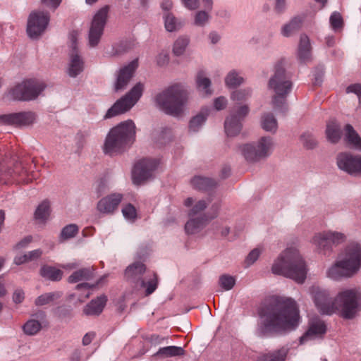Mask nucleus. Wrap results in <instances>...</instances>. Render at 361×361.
Here are the masks:
<instances>
[{
    "mask_svg": "<svg viewBox=\"0 0 361 361\" xmlns=\"http://www.w3.org/2000/svg\"><path fill=\"white\" fill-rule=\"evenodd\" d=\"M259 314L262 319L257 329L259 336L293 330L300 322L298 307L291 298H274Z\"/></svg>",
    "mask_w": 361,
    "mask_h": 361,
    "instance_id": "obj_1",
    "label": "nucleus"
},
{
    "mask_svg": "<svg viewBox=\"0 0 361 361\" xmlns=\"http://www.w3.org/2000/svg\"><path fill=\"white\" fill-rule=\"evenodd\" d=\"M314 303L323 314H338L344 319H353L360 309L361 293L357 288L340 291L332 300L326 290H319L314 295Z\"/></svg>",
    "mask_w": 361,
    "mask_h": 361,
    "instance_id": "obj_2",
    "label": "nucleus"
},
{
    "mask_svg": "<svg viewBox=\"0 0 361 361\" xmlns=\"http://www.w3.org/2000/svg\"><path fill=\"white\" fill-rule=\"evenodd\" d=\"M274 274L290 278L298 283L304 282L307 275L305 261L295 247H288L274 262L271 268Z\"/></svg>",
    "mask_w": 361,
    "mask_h": 361,
    "instance_id": "obj_3",
    "label": "nucleus"
},
{
    "mask_svg": "<svg viewBox=\"0 0 361 361\" xmlns=\"http://www.w3.org/2000/svg\"><path fill=\"white\" fill-rule=\"evenodd\" d=\"M135 137V123L131 120L121 123L107 135L104 145V152L110 156L120 153L134 142Z\"/></svg>",
    "mask_w": 361,
    "mask_h": 361,
    "instance_id": "obj_4",
    "label": "nucleus"
},
{
    "mask_svg": "<svg viewBox=\"0 0 361 361\" xmlns=\"http://www.w3.org/2000/svg\"><path fill=\"white\" fill-rule=\"evenodd\" d=\"M188 99L187 92L180 84L173 85L155 97L157 105L166 114L178 116Z\"/></svg>",
    "mask_w": 361,
    "mask_h": 361,
    "instance_id": "obj_5",
    "label": "nucleus"
},
{
    "mask_svg": "<svg viewBox=\"0 0 361 361\" xmlns=\"http://www.w3.org/2000/svg\"><path fill=\"white\" fill-rule=\"evenodd\" d=\"M293 83L290 77L286 73L283 61L275 66L274 75L269 81V88L274 92L272 104L275 109H282L286 103V97L290 92Z\"/></svg>",
    "mask_w": 361,
    "mask_h": 361,
    "instance_id": "obj_6",
    "label": "nucleus"
},
{
    "mask_svg": "<svg viewBox=\"0 0 361 361\" xmlns=\"http://www.w3.org/2000/svg\"><path fill=\"white\" fill-rule=\"evenodd\" d=\"M208 203L205 200H199L190 209L189 212L190 219L185 224V230L188 234H194L199 232L209 221L217 216L220 206L219 204H215L212 206L209 212L207 214L195 217L200 214L207 207Z\"/></svg>",
    "mask_w": 361,
    "mask_h": 361,
    "instance_id": "obj_7",
    "label": "nucleus"
},
{
    "mask_svg": "<svg viewBox=\"0 0 361 361\" xmlns=\"http://www.w3.org/2000/svg\"><path fill=\"white\" fill-rule=\"evenodd\" d=\"M45 86L43 82L36 80H25L16 84L6 93L9 100L30 101L36 99Z\"/></svg>",
    "mask_w": 361,
    "mask_h": 361,
    "instance_id": "obj_8",
    "label": "nucleus"
},
{
    "mask_svg": "<svg viewBox=\"0 0 361 361\" xmlns=\"http://www.w3.org/2000/svg\"><path fill=\"white\" fill-rule=\"evenodd\" d=\"M273 146L274 143L270 137H262L257 142L244 144L239 149L247 162L254 163L269 157Z\"/></svg>",
    "mask_w": 361,
    "mask_h": 361,
    "instance_id": "obj_9",
    "label": "nucleus"
},
{
    "mask_svg": "<svg viewBox=\"0 0 361 361\" xmlns=\"http://www.w3.org/2000/svg\"><path fill=\"white\" fill-rule=\"evenodd\" d=\"M144 85L137 82L107 111L105 118H111L129 111L142 97Z\"/></svg>",
    "mask_w": 361,
    "mask_h": 361,
    "instance_id": "obj_10",
    "label": "nucleus"
},
{
    "mask_svg": "<svg viewBox=\"0 0 361 361\" xmlns=\"http://www.w3.org/2000/svg\"><path fill=\"white\" fill-rule=\"evenodd\" d=\"M6 165L5 160L0 163V181L6 183L12 178L19 183L27 184L36 179V176L30 174L22 163H16L13 169H6Z\"/></svg>",
    "mask_w": 361,
    "mask_h": 361,
    "instance_id": "obj_11",
    "label": "nucleus"
},
{
    "mask_svg": "<svg viewBox=\"0 0 361 361\" xmlns=\"http://www.w3.org/2000/svg\"><path fill=\"white\" fill-rule=\"evenodd\" d=\"M339 259L348 271L355 274L361 267V245L356 242L350 243L341 254Z\"/></svg>",
    "mask_w": 361,
    "mask_h": 361,
    "instance_id": "obj_12",
    "label": "nucleus"
},
{
    "mask_svg": "<svg viewBox=\"0 0 361 361\" xmlns=\"http://www.w3.org/2000/svg\"><path fill=\"white\" fill-rule=\"evenodd\" d=\"M109 13L107 6L100 8L94 16L89 31V44L91 47L98 44L103 34Z\"/></svg>",
    "mask_w": 361,
    "mask_h": 361,
    "instance_id": "obj_13",
    "label": "nucleus"
},
{
    "mask_svg": "<svg viewBox=\"0 0 361 361\" xmlns=\"http://www.w3.org/2000/svg\"><path fill=\"white\" fill-rule=\"evenodd\" d=\"M338 167L354 176H361V155H353L348 152H341L337 155Z\"/></svg>",
    "mask_w": 361,
    "mask_h": 361,
    "instance_id": "obj_14",
    "label": "nucleus"
},
{
    "mask_svg": "<svg viewBox=\"0 0 361 361\" xmlns=\"http://www.w3.org/2000/svg\"><path fill=\"white\" fill-rule=\"evenodd\" d=\"M158 162L152 159H143L137 161L133 169V181L136 185H140L151 178L157 168Z\"/></svg>",
    "mask_w": 361,
    "mask_h": 361,
    "instance_id": "obj_15",
    "label": "nucleus"
},
{
    "mask_svg": "<svg viewBox=\"0 0 361 361\" xmlns=\"http://www.w3.org/2000/svg\"><path fill=\"white\" fill-rule=\"evenodd\" d=\"M49 21L48 13L35 11L30 14L27 32L32 37H37L40 35L46 29Z\"/></svg>",
    "mask_w": 361,
    "mask_h": 361,
    "instance_id": "obj_16",
    "label": "nucleus"
},
{
    "mask_svg": "<svg viewBox=\"0 0 361 361\" xmlns=\"http://www.w3.org/2000/svg\"><path fill=\"white\" fill-rule=\"evenodd\" d=\"M345 240V235L340 232L324 231L316 233L312 238V243L319 249H329L331 245H338Z\"/></svg>",
    "mask_w": 361,
    "mask_h": 361,
    "instance_id": "obj_17",
    "label": "nucleus"
},
{
    "mask_svg": "<svg viewBox=\"0 0 361 361\" xmlns=\"http://www.w3.org/2000/svg\"><path fill=\"white\" fill-rule=\"evenodd\" d=\"M36 121V114L32 111H21L0 116V123L16 127L32 125Z\"/></svg>",
    "mask_w": 361,
    "mask_h": 361,
    "instance_id": "obj_18",
    "label": "nucleus"
},
{
    "mask_svg": "<svg viewBox=\"0 0 361 361\" xmlns=\"http://www.w3.org/2000/svg\"><path fill=\"white\" fill-rule=\"evenodd\" d=\"M137 67V61L134 60L121 68L114 85V90L118 92L126 88Z\"/></svg>",
    "mask_w": 361,
    "mask_h": 361,
    "instance_id": "obj_19",
    "label": "nucleus"
},
{
    "mask_svg": "<svg viewBox=\"0 0 361 361\" xmlns=\"http://www.w3.org/2000/svg\"><path fill=\"white\" fill-rule=\"evenodd\" d=\"M326 332V326L322 320L319 319L312 320L310 322L307 331L300 337V343L304 344L316 338H321Z\"/></svg>",
    "mask_w": 361,
    "mask_h": 361,
    "instance_id": "obj_20",
    "label": "nucleus"
},
{
    "mask_svg": "<svg viewBox=\"0 0 361 361\" xmlns=\"http://www.w3.org/2000/svg\"><path fill=\"white\" fill-rule=\"evenodd\" d=\"M123 199L120 193H113L101 199L97 203V209L103 214H112L117 209Z\"/></svg>",
    "mask_w": 361,
    "mask_h": 361,
    "instance_id": "obj_21",
    "label": "nucleus"
},
{
    "mask_svg": "<svg viewBox=\"0 0 361 361\" xmlns=\"http://www.w3.org/2000/svg\"><path fill=\"white\" fill-rule=\"evenodd\" d=\"M343 140L350 148L361 151V137L350 124L343 128Z\"/></svg>",
    "mask_w": 361,
    "mask_h": 361,
    "instance_id": "obj_22",
    "label": "nucleus"
},
{
    "mask_svg": "<svg viewBox=\"0 0 361 361\" xmlns=\"http://www.w3.org/2000/svg\"><path fill=\"white\" fill-rule=\"evenodd\" d=\"M326 139L333 144L338 143L343 135V130L339 122L335 119L330 120L326 123L325 130Z\"/></svg>",
    "mask_w": 361,
    "mask_h": 361,
    "instance_id": "obj_23",
    "label": "nucleus"
},
{
    "mask_svg": "<svg viewBox=\"0 0 361 361\" xmlns=\"http://www.w3.org/2000/svg\"><path fill=\"white\" fill-rule=\"evenodd\" d=\"M326 274L328 277L334 280H340L343 278H348L354 275L352 271L347 269L345 265L341 263L340 259L336 261V263L328 269Z\"/></svg>",
    "mask_w": 361,
    "mask_h": 361,
    "instance_id": "obj_24",
    "label": "nucleus"
},
{
    "mask_svg": "<svg viewBox=\"0 0 361 361\" xmlns=\"http://www.w3.org/2000/svg\"><path fill=\"white\" fill-rule=\"evenodd\" d=\"M106 301L107 298L105 295L97 297L84 307V314L87 316H96L100 314L106 305Z\"/></svg>",
    "mask_w": 361,
    "mask_h": 361,
    "instance_id": "obj_25",
    "label": "nucleus"
},
{
    "mask_svg": "<svg viewBox=\"0 0 361 361\" xmlns=\"http://www.w3.org/2000/svg\"><path fill=\"white\" fill-rule=\"evenodd\" d=\"M311 44L308 36L305 34L300 35L298 49V57L302 62H307L311 59Z\"/></svg>",
    "mask_w": 361,
    "mask_h": 361,
    "instance_id": "obj_26",
    "label": "nucleus"
},
{
    "mask_svg": "<svg viewBox=\"0 0 361 361\" xmlns=\"http://www.w3.org/2000/svg\"><path fill=\"white\" fill-rule=\"evenodd\" d=\"M146 267L141 262H135L128 266L125 271V276L128 281L131 282L140 281L142 275L145 271Z\"/></svg>",
    "mask_w": 361,
    "mask_h": 361,
    "instance_id": "obj_27",
    "label": "nucleus"
},
{
    "mask_svg": "<svg viewBox=\"0 0 361 361\" xmlns=\"http://www.w3.org/2000/svg\"><path fill=\"white\" fill-rule=\"evenodd\" d=\"M241 122L235 116L228 117L224 123L226 133L228 136H235L241 130Z\"/></svg>",
    "mask_w": 361,
    "mask_h": 361,
    "instance_id": "obj_28",
    "label": "nucleus"
},
{
    "mask_svg": "<svg viewBox=\"0 0 361 361\" xmlns=\"http://www.w3.org/2000/svg\"><path fill=\"white\" fill-rule=\"evenodd\" d=\"M190 183L193 188L199 190H207L216 185L214 180L200 176H195L191 180Z\"/></svg>",
    "mask_w": 361,
    "mask_h": 361,
    "instance_id": "obj_29",
    "label": "nucleus"
},
{
    "mask_svg": "<svg viewBox=\"0 0 361 361\" xmlns=\"http://www.w3.org/2000/svg\"><path fill=\"white\" fill-rule=\"evenodd\" d=\"M83 69V61L78 54V51L71 52V63L68 68V74L71 77H75Z\"/></svg>",
    "mask_w": 361,
    "mask_h": 361,
    "instance_id": "obj_30",
    "label": "nucleus"
},
{
    "mask_svg": "<svg viewBox=\"0 0 361 361\" xmlns=\"http://www.w3.org/2000/svg\"><path fill=\"white\" fill-rule=\"evenodd\" d=\"M288 352L287 348L282 347L277 350L260 356L257 361H284Z\"/></svg>",
    "mask_w": 361,
    "mask_h": 361,
    "instance_id": "obj_31",
    "label": "nucleus"
},
{
    "mask_svg": "<svg viewBox=\"0 0 361 361\" xmlns=\"http://www.w3.org/2000/svg\"><path fill=\"white\" fill-rule=\"evenodd\" d=\"M92 277L93 269L90 268H83L73 272L68 277V282L72 283H77L82 280H90Z\"/></svg>",
    "mask_w": 361,
    "mask_h": 361,
    "instance_id": "obj_32",
    "label": "nucleus"
},
{
    "mask_svg": "<svg viewBox=\"0 0 361 361\" xmlns=\"http://www.w3.org/2000/svg\"><path fill=\"white\" fill-rule=\"evenodd\" d=\"M302 23V19L300 17L293 18L288 24L282 27V35L285 37L292 35L300 28Z\"/></svg>",
    "mask_w": 361,
    "mask_h": 361,
    "instance_id": "obj_33",
    "label": "nucleus"
},
{
    "mask_svg": "<svg viewBox=\"0 0 361 361\" xmlns=\"http://www.w3.org/2000/svg\"><path fill=\"white\" fill-rule=\"evenodd\" d=\"M40 274L51 281H59L61 279L63 272L61 270L50 266H44L40 269Z\"/></svg>",
    "mask_w": 361,
    "mask_h": 361,
    "instance_id": "obj_34",
    "label": "nucleus"
},
{
    "mask_svg": "<svg viewBox=\"0 0 361 361\" xmlns=\"http://www.w3.org/2000/svg\"><path fill=\"white\" fill-rule=\"evenodd\" d=\"M261 125L264 130L272 133H275L278 127L276 119L271 113L265 114L262 116Z\"/></svg>",
    "mask_w": 361,
    "mask_h": 361,
    "instance_id": "obj_35",
    "label": "nucleus"
},
{
    "mask_svg": "<svg viewBox=\"0 0 361 361\" xmlns=\"http://www.w3.org/2000/svg\"><path fill=\"white\" fill-rule=\"evenodd\" d=\"M196 82L197 89L202 91L205 94H211L212 91L209 89L211 81L205 77L204 72L200 71L196 77Z\"/></svg>",
    "mask_w": 361,
    "mask_h": 361,
    "instance_id": "obj_36",
    "label": "nucleus"
},
{
    "mask_svg": "<svg viewBox=\"0 0 361 361\" xmlns=\"http://www.w3.org/2000/svg\"><path fill=\"white\" fill-rule=\"evenodd\" d=\"M49 214H50L49 202L47 200H44L37 207V208L35 211V217L36 219L44 221L47 219Z\"/></svg>",
    "mask_w": 361,
    "mask_h": 361,
    "instance_id": "obj_37",
    "label": "nucleus"
},
{
    "mask_svg": "<svg viewBox=\"0 0 361 361\" xmlns=\"http://www.w3.org/2000/svg\"><path fill=\"white\" fill-rule=\"evenodd\" d=\"M184 353L185 350L183 348L174 345L161 348L157 352L158 355H164L165 357L183 355Z\"/></svg>",
    "mask_w": 361,
    "mask_h": 361,
    "instance_id": "obj_38",
    "label": "nucleus"
},
{
    "mask_svg": "<svg viewBox=\"0 0 361 361\" xmlns=\"http://www.w3.org/2000/svg\"><path fill=\"white\" fill-rule=\"evenodd\" d=\"M41 328V323L35 319L28 320L23 326L25 334L30 336L37 334Z\"/></svg>",
    "mask_w": 361,
    "mask_h": 361,
    "instance_id": "obj_39",
    "label": "nucleus"
},
{
    "mask_svg": "<svg viewBox=\"0 0 361 361\" xmlns=\"http://www.w3.org/2000/svg\"><path fill=\"white\" fill-rule=\"evenodd\" d=\"M207 114L204 111H201L199 114L194 116L190 121L189 128L190 130L196 132L205 122Z\"/></svg>",
    "mask_w": 361,
    "mask_h": 361,
    "instance_id": "obj_40",
    "label": "nucleus"
},
{
    "mask_svg": "<svg viewBox=\"0 0 361 361\" xmlns=\"http://www.w3.org/2000/svg\"><path fill=\"white\" fill-rule=\"evenodd\" d=\"M79 231L76 224H69L66 226L61 231L60 238L62 240H66L75 237Z\"/></svg>",
    "mask_w": 361,
    "mask_h": 361,
    "instance_id": "obj_41",
    "label": "nucleus"
},
{
    "mask_svg": "<svg viewBox=\"0 0 361 361\" xmlns=\"http://www.w3.org/2000/svg\"><path fill=\"white\" fill-rule=\"evenodd\" d=\"M157 276L154 273L152 274V278L149 279V280L147 282H145L144 280L140 281L141 287L146 288V295L152 294L157 289Z\"/></svg>",
    "mask_w": 361,
    "mask_h": 361,
    "instance_id": "obj_42",
    "label": "nucleus"
},
{
    "mask_svg": "<svg viewBox=\"0 0 361 361\" xmlns=\"http://www.w3.org/2000/svg\"><path fill=\"white\" fill-rule=\"evenodd\" d=\"M243 81V78L239 76L235 71H231L225 79L226 85L228 87H235L240 85Z\"/></svg>",
    "mask_w": 361,
    "mask_h": 361,
    "instance_id": "obj_43",
    "label": "nucleus"
},
{
    "mask_svg": "<svg viewBox=\"0 0 361 361\" xmlns=\"http://www.w3.org/2000/svg\"><path fill=\"white\" fill-rule=\"evenodd\" d=\"M189 39L187 37H180L174 42L173 51L176 56L183 54L186 47L188 46Z\"/></svg>",
    "mask_w": 361,
    "mask_h": 361,
    "instance_id": "obj_44",
    "label": "nucleus"
},
{
    "mask_svg": "<svg viewBox=\"0 0 361 361\" xmlns=\"http://www.w3.org/2000/svg\"><path fill=\"white\" fill-rule=\"evenodd\" d=\"M180 27V24L177 21L176 18L170 13L165 16V27L167 31L173 32Z\"/></svg>",
    "mask_w": 361,
    "mask_h": 361,
    "instance_id": "obj_45",
    "label": "nucleus"
},
{
    "mask_svg": "<svg viewBox=\"0 0 361 361\" xmlns=\"http://www.w3.org/2000/svg\"><path fill=\"white\" fill-rule=\"evenodd\" d=\"M122 213L124 217L130 221H134L137 217L136 209L131 204H126L122 209Z\"/></svg>",
    "mask_w": 361,
    "mask_h": 361,
    "instance_id": "obj_46",
    "label": "nucleus"
},
{
    "mask_svg": "<svg viewBox=\"0 0 361 361\" xmlns=\"http://www.w3.org/2000/svg\"><path fill=\"white\" fill-rule=\"evenodd\" d=\"M330 24L333 30H337L343 27V18L338 12H334L330 16Z\"/></svg>",
    "mask_w": 361,
    "mask_h": 361,
    "instance_id": "obj_47",
    "label": "nucleus"
},
{
    "mask_svg": "<svg viewBox=\"0 0 361 361\" xmlns=\"http://www.w3.org/2000/svg\"><path fill=\"white\" fill-rule=\"evenodd\" d=\"M251 93L249 90H237L233 92L231 95V99L236 102L238 104L245 101L250 96Z\"/></svg>",
    "mask_w": 361,
    "mask_h": 361,
    "instance_id": "obj_48",
    "label": "nucleus"
},
{
    "mask_svg": "<svg viewBox=\"0 0 361 361\" xmlns=\"http://www.w3.org/2000/svg\"><path fill=\"white\" fill-rule=\"evenodd\" d=\"M235 282V279L228 275H223L219 279L220 286L226 290H231L234 286Z\"/></svg>",
    "mask_w": 361,
    "mask_h": 361,
    "instance_id": "obj_49",
    "label": "nucleus"
},
{
    "mask_svg": "<svg viewBox=\"0 0 361 361\" xmlns=\"http://www.w3.org/2000/svg\"><path fill=\"white\" fill-rule=\"evenodd\" d=\"M56 294L54 293H49L41 295L35 300V305L37 306L44 305L54 300Z\"/></svg>",
    "mask_w": 361,
    "mask_h": 361,
    "instance_id": "obj_50",
    "label": "nucleus"
},
{
    "mask_svg": "<svg viewBox=\"0 0 361 361\" xmlns=\"http://www.w3.org/2000/svg\"><path fill=\"white\" fill-rule=\"evenodd\" d=\"M209 16L205 11H199L195 17V24L199 26L204 25L208 20Z\"/></svg>",
    "mask_w": 361,
    "mask_h": 361,
    "instance_id": "obj_51",
    "label": "nucleus"
},
{
    "mask_svg": "<svg viewBox=\"0 0 361 361\" xmlns=\"http://www.w3.org/2000/svg\"><path fill=\"white\" fill-rule=\"evenodd\" d=\"M260 250L259 248L252 250L247 255L245 262L247 265L253 264L259 257L260 255Z\"/></svg>",
    "mask_w": 361,
    "mask_h": 361,
    "instance_id": "obj_52",
    "label": "nucleus"
},
{
    "mask_svg": "<svg viewBox=\"0 0 361 361\" xmlns=\"http://www.w3.org/2000/svg\"><path fill=\"white\" fill-rule=\"evenodd\" d=\"M234 109H235V107H234ZM235 112L237 114L236 115L231 114V116H235L237 119H239L241 122V120L247 115L249 108L247 105H243L238 107L237 110H235Z\"/></svg>",
    "mask_w": 361,
    "mask_h": 361,
    "instance_id": "obj_53",
    "label": "nucleus"
},
{
    "mask_svg": "<svg viewBox=\"0 0 361 361\" xmlns=\"http://www.w3.org/2000/svg\"><path fill=\"white\" fill-rule=\"evenodd\" d=\"M25 298V293L22 289H16L13 295V300L15 303H21Z\"/></svg>",
    "mask_w": 361,
    "mask_h": 361,
    "instance_id": "obj_54",
    "label": "nucleus"
},
{
    "mask_svg": "<svg viewBox=\"0 0 361 361\" xmlns=\"http://www.w3.org/2000/svg\"><path fill=\"white\" fill-rule=\"evenodd\" d=\"M346 92L348 93H355L358 97L361 98V84L356 83L349 85L346 89Z\"/></svg>",
    "mask_w": 361,
    "mask_h": 361,
    "instance_id": "obj_55",
    "label": "nucleus"
},
{
    "mask_svg": "<svg viewBox=\"0 0 361 361\" xmlns=\"http://www.w3.org/2000/svg\"><path fill=\"white\" fill-rule=\"evenodd\" d=\"M226 104L227 101L224 97H219L214 100V107L216 110L224 109Z\"/></svg>",
    "mask_w": 361,
    "mask_h": 361,
    "instance_id": "obj_56",
    "label": "nucleus"
},
{
    "mask_svg": "<svg viewBox=\"0 0 361 361\" xmlns=\"http://www.w3.org/2000/svg\"><path fill=\"white\" fill-rule=\"evenodd\" d=\"M184 6L190 10H195L199 6L198 0H182Z\"/></svg>",
    "mask_w": 361,
    "mask_h": 361,
    "instance_id": "obj_57",
    "label": "nucleus"
},
{
    "mask_svg": "<svg viewBox=\"0 0 361 361\" xmlns=\"http://www.w3.org/2000/svg\"><path fill=\"white\" fill-rule=\"evenodd\" d=\"M90 288H91V286L87 283H80V284L77 285V286H76V289H78V290H82V289L85 290V293H84L85 298H87L90 297Z\"/></svg>",
    "mask_w": 361,
    "mask_h": 361,
    "instance_id": "obj_58",
    "label": "nucleus"
},
{
    "mask_svg": "<svg viewBox=\"0 0 361 361\" xmlns=\"http://www.w3.org/2000/svg\"><path fill=\"white\" fill-rule=\"evenodd\" d=\"M78 37V32L76 31H73L69 35V39L72 43V51L71 52L78 51L76 47V40Z\"/></svg>",
    "mask_w": 361,
    "mask_h": 361,
    "instance_id": "obj_59",
    "label": "nucleus"
},
{
    "mask_svg": "<svg viewBox=\"0 0 361 361\" xmlns=\"http://www.w3.org/2000/svg\"><path fill=\"white\" fill-rule=\"evenodd\" d=\"M47 7L56 9L61 2V0H42Z\"/></svg>",
    "mask_w": 361,
    "mask_h": 361,
    "instance_id": "obj_60",
    "label": "nucleus"
},
{
    "mask_svg": "<svg viewBox=\"0 0 361 361\" xmlns=\"http://www.w3.org/2000/svg\"><path fill=\"white\" fill-rule=\"evenodd\" d=\"M42 254V252L40 250H35L30 252H28L27 255V259L29 261H32L34 259H38Z\"/></svg>",
    "mask_w": 361,
    "mask_h": 361,
    "instance_id": "obj_61",
    "label": "nucleus"
},
{
    "mask_svg": "<svg viewBox=\"0 0 361 361\" xmlns=\"http://www.w3.org/2000/svg\"><path fill=\"white\" fill-rule=\"evenodd\" d=\"M95 337V334L94 332H89V333H87L83 338H82V344L84 345H89L92 341L93 340V338Z\"/></svg>",
    "mask_w": 361,
    "mask_h": 361,
    "instance_id": "obj_62",
    "label": "nucleus"
},
{
    "mask_svg": "<svg viewBox=\"0 0 361 361\" xmlns=\"http://www.w3.org/2000/svg\"><path fill=\"white\" fill-rule=\"evenodd\" d=\"M286 8V0H276L275 10L278 13H281Z\"/></svg>",
    "mask_w": 361,
    "mask_h": 361,
    "instance_id": "obj_63",
    "label": "nucleus"
},
{
    "mask_svg": "<svg viewBox=\"0 0 361 361\" xmlns=\"http://www.w3.org/2000/svg\"><path fill=\"white\" fill-rule=\"evenodd\" d=\"M27 255L25 254L23 255L17 256L14 259V262L17 265L22 264L23 263L27 262Z\"/></svg>",
    "mask_w": 361,
    "mask_h": 361,
    "instance_id": "obj_64",
    "label": "nucleus"
}]
</instances>
